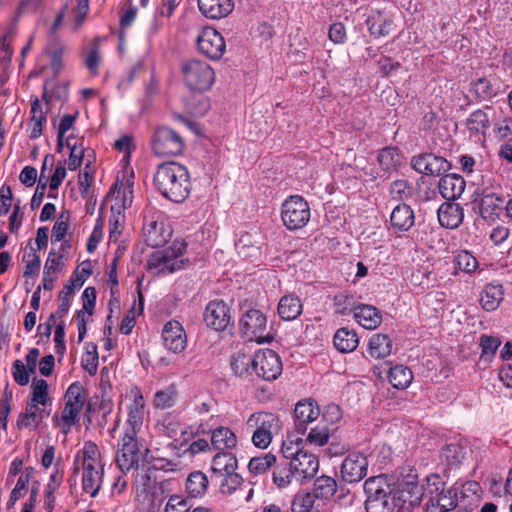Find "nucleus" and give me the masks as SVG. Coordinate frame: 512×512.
Listing matches in <instances>:
<instances>
[{
  "mask_svg": "<svg viewBox=\"0 0 512 512\" xmlns=\"http://www.w3.org/2000/svg\"><path fill=\"white\" fill-rule=\"evenodd\" d=\"M153 182L164 198L175 203L183 202L191 192V180L187 167L175 161L158 165Z\"/></svg>",
  "mask_w": 512,
  "mask_h": 512,
  "instance_id": "nucleus-1",
  "label": "nucleus"
},
{
  "mask_svg": "<svg viewBox=\"0 0 512 512\" xmlns=\"http://www.w3.org/2000/svg\"><path fill=\"white\" fill-rule=\"evenodd\" d=\"M303 439L289 433L281 447L282 458L289 460L288 464L294 472V479L304 483L315 477L319 469L318 458L302 449Z\"/></svg>",
  "mask_w": 512,
  "mask_h": 512,
  "instance_id": "nucleus-2",
  "label": "nucleus"
},
{
  "mask_svg": "<svg viewBox=\"0 0 512 512\" xmlns=\"http://www.w3.org/2000/svg\"><path fill=\"white\" fill-rule=\"evenodd\" d=\"M475 196L480 215L485 221L494 222L499 219L506 202L503 188L498 181L492 177L483 180L475 190Z\"/></svg>",
  "mask_w": 512,
  "mask_h": 512,
  "instance_id": "nucleus-3",
  "label": "nucleus"
},
{
  "mask_svg": "<svg viewBox=\"0 0 512 512\" xmlns=\"http://www.w3.org/2000/svg\"><path fill=\"white\" fill-rule=\"evenodd\" d=\"M246 427L252 431L251 441L260 449H266L282 425L279 417L270 412H254L246 420Z\"/></svg>",
  "mask_w": 512,
  "mask_h": 512,
  "instance_id": "nucleus-4",
  "label": "nucleus"
},
{
  "mask_svg": "<svg viewBox=\"0 0 512 512\" xmlns=\"http://www.w3.org/2000/svg\"><path fill=\"white\" fill-rule=\"evenodd\" d=\"M239 329L248 341L270 343L274 340V334L272 328L268 326L266 315L258 309H249L242 315Z\"/></svg>",
  "mask_w": 512,
  "mask_h": 512,
  "instance_id": "nucleus-5",
  "label": "nucleus"
},
{
  "mask_svg": "<svg viewBox=\"0 0 512 512\" xmlns=\"http://www.w3.org/2000/svg\"><path fill=\"white\" fill-rule=\"evenodd\" d=\"M181 70L184 83L193 91H206L215 81L213 68L203 60H186L182 63Z\"/></svg>",
  "mask_w": 512,
  "mask_h": 512,
  "instance_id": "nucleus-6",
  "label": "nucleus"
},
{
  "mask_svg": "<svg viewBox=\"0 0 512 512\" xmlns=\"http://www.w3.org/2000/svg\"><path fill=\"white\" fill-rule=\"evenodd\" d=\"M186 248L187 244L184 240H175L168 248L155 252L149 260V266L157 268L159 274L178 271L188 262V259H178Z\"/></svg>",
  "mask_w": 512,
  "mask_h": 512,
  "instance_id": "nucleus-7",
  "label": "nucleus"
},
{
  "mask_svg": "<svg viewBox=\"0 0 512 512\" xmlns=\"http://www.w3.org/2000/svg\"><path fill=\"white\" fill-rule=\"evenodd\" d=\"M310 217V206L302 196L293 195L283 202L281 219L288 230L295 231L305 227Z\"/></svg>",
  "mask_w": 512,
  "mask_h": 512,
  "instance_id": "nucleus-8",
  "label": "nucleus"
},
{
  "mask_svg": "<svg viewBox=\"0 0 512 512\" xmlns=\"http://www.w3.org/2000/svg\"><path fill=\"white\" fill-rule=\"evenodd\" d=\"M80 468H82V489L85 493L91 497H95L102 484L103 468L98 467L97 460L94 457H86L85 459H79L76 456L73 463V474H78Z\"/></svg>",
  "mask_w": 512,
  "mask_h": 512,
  "instance_id": "nucleus-9",
  "label": "nucleus"
},
{
  "mask_svg": "<svg viewBox=\"0 0 512 512\" xmlns=\"http://www.w3.org/2000/svg\"><path fill=\"white\" fill-rule=\"evenodd\" d=\"M86 396V390L79 381L73 382L66 390L65 406L61 414V420L66 428L70 429L78 422Z\"/></svg>",
  "mask_w": 512,
  "mask_h": 512,
  "instance_id": "nucleus-10",
  "label": "nucleus"
},
{
  "mask_svg": "<svg viewBox=\"0 0 512 512\" xmlns=\"http://www.w3.org/2000/svg\"><path fill=\"white\" fill-rule=\"evenodd\" d=\"M185 143L178 132L168 127H159L152 137V149L158 156H176L182 153Z\"/></svg>",
  "mask_w": 512,
  "mask_h": 512,
  "instance_id": "nucleus-11",
  "label": "nucleus"
},
{
  "mask_svg": "<svg viewBox=\"0 0 512 512\" xmlns=\"http://www.w3.org/2000/svg\"><path fill=\"white\" fill-rule=\"evenodd\" d=\"M142 448L143 445L137 435L123 434L116 455V464L122 472H128L138 466Z\"/></svg>",
  "mask_w": 512,
  "mask_h": 512,
  "instance_id": "nucleus-12",
  "label": "nucleus"
},
{
  "mask_svg": "<svg viewBox=\"0 0 512 512\" xmlns=\"http://www.w3.org/2000/svg\"><path fill=\"white\" fill-rule=\"evenodd\" d=\"M281 372V360L273 350H260L254 355V379L272 381L277 379Z\"/></svg>",
  "mask_w": 512,
  "mask_h": 512,
  "instance_id": "nucleus-13",
  "label": "nucleus"
},
{
  "mask_svg": "<svg viewBox=\"0 0 512 512\" xmlns=\"http://www.w3.org/2000/svg\"><path fill=\"white\" fill-rule=\"evenodd\" d=\"M430 497L426 503L427 512H448L457 507L459 497L458 490L453 486L449 488L435 487L429 489Z\"/></svg>",
  "mask_w": 512,
  "mask_h": 512,
  "instance_id": "nucleus-14",
  "label": "nucleus"
},
{
  "mask_svg": "<svg viewBox=\"0 0 512 512\" xmlns=\"http://www.w3.org/2000/svg\"><path fill=\"white\" fill-rule=\"evenodd\" d=\"M368 471V459L366 455L359 452L350 453L342 462L341 477L347 483L361 481Z\"/></svg>",
  "mask_w": 512,
  "mask_h": 512,
  "instance_id": "nucleus-15",
  "label": "nucleus"
},
{
  "mask_svg": "<svg viewBox=\"0 0 512 512\" xmlns=\"http://www.w3.org/2000/svg\"><path fill=\"white\" fill-rule=\"evenodd\" d=\"M206 433H210V442L213 450L226 451L237 446V436L229 427L219 426L211 429L206 424L200 423L196 429V434Z\"/></svg>",
  "mask_w": 512,
  "mask_h": 512,
  "instance_id": "nucleus-16",
  "label": "nucleus"
},
{
  "mask_svg": "<svg viewBox=\"0 0 512 512\" xmlns=\"http://www.w3.org/2000/svg\"><path fill=\"white\" fill-rule=\"evenodd\" d=\"M230 307L223 300H213L204 311V321L208 327L223 331L231 322Z\"/></svg>",
  "mask_w": 512,
  "mask_h": 512,
  "instance_id": "nucleus-17",
  "label": "nucleus"
},
{
  "mask_svg": "<svg viewBox=\"0 0 512 512\" xmlns=\"http://www.w3.org/2000/svg\"><path fill=\"white\" fill-rule=\"evenodd\" d=\"M320 415V408L314 400L307 399L299 401L294 409L295 430L298 435H304L308 424L317 420Z\"/></svg>",
  "mask_w": 512,
  "mask_h": 512,
  "instance_id": "nucleus-18",
  "label": "nucleus"
},
{
  "mask_svg": "<svg viewBox=\"0 0 512 512\" xmlns=\"http://www.w3.org/2000/svg\"><path fill=\"white\" fill-rule=\"evenodd\" d=\"M162 340L164 346L173 353H180L187 346L185 330L176 320H170L164 325Z\"/></svg>",
  "mask_w": 512,
  "mask_h": 512,
  "instance_id": "nucleus-19",
  "label": "nucleus"
},
{
  "mask_svg": "<svg viewBox=\"0 0 512 512\" xmlns=\"http://www.w3.org/2000/svg\"><path fill=\"white\" fill-rule=\"evenodd\" d=\"M107 40V37H95L86 42L82 47V57L85 67L93 76L99 74V65L102 61L101 45Z\"/></svg>",
  "mask_w": 512,
  "mask_h": 512,
  "instance_id": "nucleus-20",
  "label": "nucleus"
},
{
  "mask_svg": "<svg viewBox=\"0 0 512 512\" xmlns=\"http://www.w3.org/2000/svg\"><path fill=\"white\" fill-rule=\"evenodd\" d=\"M197 47L208 58L219 59L225 52L226 44L222 34H199Z\"/></svg>",
  "mask_w": 512,
  "mask_h": 512,
  "instance_id": "nucleus-21",
  "label": "nucleus"
},
{
  "mask_svg": "<svg viewBox=\"0 0 512 512\" xmlns=\"http://www.w3.org/2000/svg\"><path fill=\"white\" fill-rule=\"evenodd\" d=\"M91 275L89 268L82 267L80 270L77 269L69 279L68 283L59 292L60 301V312L63 310L70 309V296L74 293L75 289L81 288L88 277Z\"/></svg>",
  "mask_w": 512,
  "mask_h": 512,
  "instance_id": "nucleus-22",
  "label": "nucleus"
},
{
  "mask_svg": "<svg viewBox=\"0 0 512 512\" xmlns=\"http://www.w3.org/2000/svg\"><path fill=\"white\" fill-rule=\"evenodd\" d=\"M464 219V210L459 203L445 202L438 209V220L441 226L448 229L458 228Z\"/></svg>",
  "mask_w": 512,
  "mask_h": 512,
  "instance_id": "nucleus-23",
  "label": "nucleus"
},
{
  "mask_svg": "<svg viewBox=\"0 0 512 512\" xmlns=\"http://www.w3.org/2000/svg\"><path fill=\"white\" fill-rule=\"evenodd\" d=\"M471 92L479 101H487L502 94L504 89L500 81L482 77L471 83Z\"/></svg>",
  "mask_w": 512,
  "mask_h": 512,
  "instance_id": "nucleus-24",
  "label": "nucleus"
},
{
  "mask_svg": "<svg viewBox=\"0 0 512 512\" xmlns=\"http://www.w3.org/2000/svg\"><path fill=\"white\" fill-rule=\"evenodd\" d=\"M415 221L414 212L411 207L405 203L397 204L390 215L391 227L396 232L408 231Z\"/></svg>",
  "mask_w": 512,
  "mask_h": 512,
  "instance_id": "nucleus-25",
  "label": "nucleus"
},
{
  "mask_svg": "<svg viewBox=\"0 0 512 512\" xmlns=\"http://www.w3.org/2000/svg\"><path fill=\"white\" fill-rule=\"evenodd\" d=\"M465 180L456 174H447L440 178L438 189L443 198L455 200L459 198L465 190Z\"/></svg>",
  "mask_w": 512,
  "mask_h": 512,
  "instance_id": "nucleus-26",
  "label": "nucleus"
},
{
  "mask_svg": "<svg viewBox=\"0 0 512 512\" xmlns=\"http://www.w3.org/2000/svg\"><path fill=\"white\" fill-rule=\"evenodd\" d=\"M201 13L207 18L220 19L233 11L232 0H198Z\"/></svg>",
  "mask_w": 512,
  "mask_h": 512,
  "instance_id": "nucleus-27",
  "label": "nucleus"
},
{
  "mask_svg": "<svg viewBox=\"0 0 512 512\" xmlns=\"http://www.w3.org/2000/svg\"><path fill=\"white\" fill-rule=\"evenodd\" d=\"M504 299V288L502 284L492 282L484 286L480 295L481 307L487 311H495Z\"/></svg>",
  "mask_w": 512,
  "mask_h": 512,
  "instance_id": "nucleus-28",
  "label": "nucleus"
},
{
  "mask_svg": "<svg viewBox=\"0 0 512 512\" xmlns=\"http://www.w3.org/2000/svg\"><path fill=\"white\" fill-rule=\"evenodd\" d=\"M144 417V400L141 395L135 397L128 409L124 434L137 435L142 428Z\"/></svg>",
  "mask_w": 512,
  "mask_h": 512,
  "instance_id": "nucleus-29",
  "label": "nucleus"
},
{
  "mask_svg": "<svg viewBox=\"0 0 512 512\" xmlns=\"http://www.w3.org/2000/svg\"><path fill=\"white\" fill-rule=\"evenodd\" d=\"M354 318L358 324L366 329H376L382 321L380 311L368 304H360L353 308Z\"/></svg>",
  "mask_w": 512,
  "mask_h": 512,
  "instance_id": "nucleus-30",
  "label": "nucleus"
},
{
  "mask_svg": "<svg viewBox=\"0 0 512 512\" xmlns=\"http://www.w3.org/2000/svg\"><path fill=\"white\" fill-rule=\"evenodd\" d=\"M230 366L235 375L241 379L254 380V356L241 351L236 352L231 357Z\"/></svg>",
  "mask_w": 512,
  "mask_h": 512,
  "instance_id": "nucleus-31",
  "label": "nucleus"
},
{
  "mask_svg": "<svg viewBox=\"0 0 512 512\" xmlns=\"http://www.w3.org/2000/svg\"><path fill=\"white\" fill-rule=\"evenodd\" d=\"M209 480L202 471L191 472L185 481V491L190 499L202 498L208 491Z\"/></svg>",
  "mask_w": 512,
  "mask_h": 512,
  "instance_id": "nucleus-32",
  "label": "nucleus"
},
{
  "mask_svg": "<svg viewBox=\"0 0 512 512\" xmlns=\"http://www.w3.org/2000/svg\"><path fill=\"white\" fill-rule=\"evenodd\" d=\"M302 310V302L299 297L295 295H285L281 297L277 307L280 318L285 321L296 319L298 316H300Z\"/></svg>",
  "mask_w": 512,
  "mask_h": 512,
  "instance_id": "nucleus-33",
  "label": "nucleus"
},
{
  "mask_svg": "<svg viewBox=\"0 0 512 512\" xmlns=\"http://www.w3.org/2000/svg\"><path fill=\"white\" fill-rule=\"evenodd\" d=\"M466 127L471 137H484L490 127L489 116L483 109H477L467 118Z\"/></svg>",
  "mask_w": 512,
  "mask_h": 512,
  "instance_id": "nucleus-34",
  "label": "nucleus"
},
{
  "mask_svg": "<svg viewBox=\"0 0 512 512\" xmlns=\"http://www.w3.org/2000/svg\"><path fill=\"white\" fill-rule=\"evenodd\" d=\"M237 469V459L234 454L219 451L212 459L211 470L219 476L231 474Z\"/></svg>",
  "mask_w": 512,
  "mask_h": 512,
  "instance_id": "nucleus-35",
  "label": "nucleus"
},
{
  "mask_svg": "<svg viewBox=\"0 0 512 512\" xmlns=\"http://www.w3.org/2000/svg\"><path fill=\"white\" fill-rule=\"evenodd\" d=\"M144 236L145 242L148 246L160 247L167 242L170 233H165L163 223L151 221L150 223L144 225Z\"/></svg>",
  "mask_w": 512,
  "mask_h": 512,
  "instance_id": "nucleus-36",
  "label": "nucleus"
},
{
  "mask_svg": "<svg viewBox=\"0 0 512 512\" xmlns=\"http://www.w3.org/2000/svg\"><path fill=\"white\" fill-rule=\"evenodd\" d=\"M392 340L386 334H374L369 340V354L376 358H386L392 352Z\"/></svg>",
  "mask_w": 512,
  "mask_h": 512,
  "instance_id": "nucleus-37",
  "label": "nucleus"
},
{
  "mask_svg": "<svg viewBox=\"0 0 512 512\" xmlns=\"http://www.w3.org/2000/svg\"><path fill=\"white\" fill-rule=\"evenodd\" d=\"M333 342L337 350L348 353L354 351L358 346V337L353 330L340 328L336 331Z\"/></svg>",
  "mask_w": 512,
  "mask_h": 512,
  "instance_id": "nucleus-38",
  "label": "nucleus"
},
{
  "mask_svg": "<svg viewBox=\"0 0 512 512\" xmlns=\"http://www.w3.org/2000/svg\"><path fill=\"white\" fill-rule=\"evenodd\" d=\"M336 430L337 427H331L318 422L310 429L305 441L312 446H323L328 443L329 438Z\"/></svg>",
  "mask_w": 512,
  "mask_h": 512,
  "instance_id": "nucleus-39",
  "label": "nucleus"
},
{
  "mask_svg": "<svg viewBox=\"0 0 512 512\" xmlns=\"http://www.w3.org/2000/svg\"><path fill=\"white\" fill-rule=\"evenodd\" d=\"M467 450L459 443H450L442 448L440 457L447 466L454 468L466 458Z\"/></svg>",
  "mask_w": 512,
  "mask_h": 512,
  "instance_id": "nucleus-40",
  "label": "nucleus"
},
{
  "mask_svg": "<svg viewBox=\"0 0 512 512\" xmlns=\"http://www.w3.org/2000/svg\"><path fill=\"white\" fill-rule=\"evenodd\" d=\"M336 491L337 482L333 477L323 475L315 479L312 494L316 498L328 500L334 496Z\"/></svg>",
  "mask_w": 512,
  "mask_h": 512,
  "instance_id": "nucleus-41",
  "label": "nucleus"
},
{
  "mask_svg": "<svg viewBox=\"0 0 512 512\" xmlns=\"http://www.w3.org/2000/svg\"><path fill=\"white\" fill-rule=\"evenodd\" d=\"M66 50L67 46L56 38L50 39L45 48V52L50 57L51 68L55 73H59L63 67L62 56Z\"/></svg>",
  "mask_w": 512,
  "mask_h": 512,
  "instance_id": "nucleus-42",
  "label": "nucleus"
},
{
  "mask_svg": "<svg viewBox=\"0 0 512 512\" xmlns=\"http://www.w3.org/2000/svg\"><path fill=\"white\" fill-rule=\"evenodd\" d=\"M395 498L390 492L382 495L367 497L365 501L366 512H391L394 506Z\"/></svg>",
  "mask_w": 512,
  "mask_h": 512,
  "instance_id": "nucleus-43",
  "label": "nucleus"
},
{
  "mask_svg": "<svg viewBox=\"0 0 512 512\" xmlns=\"http://www.w3.org/2000/svg\"><path fill=\"white\" fill-rule=\"evenodd\" d=\"M388 378L393 387L405 389L412 382L413 373L410 368L404 365H396L390 368Z\"/></svg>",
  "mask_w": 512,
  "mask_h": 512,
  "instance_id": "nucleus-44",
  "label": "nucleus"
},
{
  "mask_svg": "<svg viewBox=\"0 0 512 512\" xmlns=\"http://www.w3.org/2000/svg\"><path fill=\"white\" fill-rule=\"evenodd\" d=\"M38 410V405L28 402L25 411L20 413L18 416L17 427L19 429H36L41 421V416L38 414Z\"/></svg>",
  "mask_w": 512,
  "mask_h": 512,
  "instance_id": "nucleus-45",
  "label": "nucleus"
},
{
  "mask_svg": "<svg viewBox=\"0 0 512 512\" xmlns=\"http://www.w3.org/2000/svg\"><path fill=\"white\" fill-rule=\"evenodd\" d=\"M403 496L407 497L402 501L412 506L418 505L423 497V487L417 482L416 476H411L410 479L402 483Z\"/></svg>",
  "mask_w": 512,
  "mask_h": 512,
  "instance_id": "nucleus-46",
  "label": "nucleus"
},
{
  "mask_svg": "<svg viewBox=\"0 0 512 512\" xmlns=\"http://www.w3.org/2000/svg\"><path fill=\"white\" fill-rule=\"evenodd\" d=\"M289 460L283 458L280 462H276L273 470V482L279 488L287 487L292 479H294V472L288 464Z\"/></svg>",
  "mask_w": 512,
  "mask_h": 512,
  "instance_id": "nucleus-47",
  "label": "nucleus"
},
{
  "mask_svg": "<svg viewBox=\"0 0 512 512\" xmlns=\"http://www.w3.org/2000/svg\"><path fill=\"white\" fill-rule=\"evenodd\" d=\"M378 162L383 170L392 171L401 163L398 150L393 147H385L378 154Z\"/></svg>",
  "mask_w": 512,
  "mask_h": 512,
  "instance_id": "nucleus-48",
  "label": "nucleus"
},
{
  "mask_svg": "<svg viewBox=\"0 0 512 512\" xmlns=\"http://www.w3.org/2000/svg\"><path fill=\"white\" fill-rule=\"evenodd\" d=\"M276 461L277 458L274 454L267 453L265 455L253 457L250 459L248 463V469L250 473L254 475L264 474L266 471H268L269 468L276 464Z\"/></svg>",
  "mask_w": 512,
  "mask_h": 512,
  "instance_id": "nucleus-49",
  "label": "nucleus"
},
{
  "mask_svg": "<svg viewBox=\"0 0 512 512\" xmlns=\"http://www.w3.org/2000/svg\"><path fill=\"white\" fill-rule=\"evenodd\" d=\"M189 499L182 494H172L164 506V512H191L192 505Z\"/></svg>",
  "mask_w": 512,
  "mask_h": 512,
  "instance_id": "nucleus-50",
  "label": "nucleus"
},
{
  "mask_svg": "<svg viewBox=\"0 0 512 512\" xmlns=\"http://www.w3.org/2000/svg\"><path fill=\"white\" fill-rule=\"evenodd\" d=\"M454 264L459 270L468 274L478 268L477 259L468 250L459 251L454 258Z\"/></svg>",
  "mask_w": 512,
  "mask_h": 512,
  "instance_id": "nucleus-51",
  "label": "nucleus"
},
{
  "mask_svg": "<svg viewBox=\"0 0 512 512\" xmlns=\"http://www.w3.org/2000/svg\"><path fill=\"white\" fill-rule=\"evenodd\" d=\"M315 496L312 493L296 494L291 503L292 512H314Z\"/></svg>",
  "mask_w": 512,
  "mask_h": 512,
  "instance_id": "nucleus-52",
  "label": "nucleus"
},
{
  "mask_svg": "<svg viewBox=\"0 0 512 512\" xmlns=\"http://www.w3.org/2000/svg\"><path fill=\"white\" fill-rule=\"evenodd\" d=\"M177 390L174 386H169L164 390L157 391L154 396V405L160 409H167L176 403Z\"/></svg>",
  "mask_w": 512,
  "mask_h": 512,
  "instance_id": "nucleus-53",
  "label": "nucleus"
},
{
  "mask_svg": "<svg viewBox=\"0 0 512 512\" xmlns=\"http://www.w3.org/2000/svg\"><path fill=\"white\" fill-rule=\"evenodd\" d=\"M49 401L47 381L44 379H34L32 384V396L29 402L36 405H46Z\"/></svg>",
  "mask_w": 512,
  "mask_h": 512,
  "instance_id": "nucleus-54",
  "label": "nucleus"
},
{
  "mask_svg": "<svg viewBox=\"0 0 512 512\" xmlns=\"http://www.w3.org/2000/svg\"><path fill=\"white\" fill-rule=\"evenodd\" d=\"M501 341L498 337L482 335L480 338V346L482 348L481 359L490 361L496 354Z\"/></svg>",
  "mask_w": 512,
  "mask_h": 512,
  "instance_id": "nucleus-55",
  "label": "nucleus"
},
{
  "mask_svg": "<svg viewBox=\"0 0 512 512\" xmlns=\"http://www.w3.org/2000/svg\"><path fill=\"white\" fill-rule=\"evenodd\" d=\"M364 492L367 497H370L386 494L390 491L382 477H370L364 482Z\"/></svg>",
  "mask_w": 512,
  "mask_h": 512,
  "instance_id": "nucleus-56",
  "label": "nucleus"
},
{
  "mask_svg": "<svg viewBox=\"0 0 512 512\" xmlns=\"http://www.w3.org/2000/svg\"><path fill=\"white\" fill-rule=\"evenodd\" d=\"M392 200L405 201L412 197L411 186L405 180H396L390 186Z\"/></svg>",
  "mask_w": 512,
  "mask_h": 512,
  "instance_id": "nucleus-57",
  "label": "nucleus"
},
{
  "mask_svg": "<svg viewBox=\"0 0 512 512\" xmlns=\"http://www.w3.org/2000/svg\"><path fill=\"white\" fill-rule=\"evenodd\" d=\"M428 172L427 175H441L451 168V164L441 156H436L432 153L428 155Z\"/></svg>",
  "mask_w": 512,
  "mask_h": 512,
  "instance_id": "nucleus-58",
  "label": "nucleus"
},
{
  "mask_svg": "<svg viewBox=\"0 0 512 512\" xmlns=\"http://www.w3.org/2000/svg\"><path fill=\"white\" fill-rule=\"evenodd\" d=\"M222 480L220 483V492L222 494H232L234 493L237 488H239L242 485L243 479L242 477L234 472H231V474H225L222 475Z\"/></svg>",
  "mask_w": 512,
  "mask_h": 512,
  "instance_id": "nucleus-59",
  "label": "nucleus"
},
{
  "mask_svg": "<svg viewBox=\"0 0 512 512\" xmlns=\"http://www.w3.org/2000/svg\"><path fill=\"white\" fill-rule=\"evenodd\" d=\"M341 418L342 411L340 407L336 404H331L325 408L322 414V418L319 422H321L322 424L329 425L331 427H337L336 425L341 420Z\"/></svg>",
  "mask_w": 512,
  "mask_h": 512,
  "instance_id": "nucleus-60",
  "label": "nucleus"
},
{
  "mask_svg": "<svg viewBox=\"0 0 512 512\" xmlns=\"http://www.w3.org/2000/svg\"><path fill=\"white\" fill-rule=\"evenodd\" d=\"M66 146L68 148H70V155H69V159H68V168L71 171L77 170L82 164L84 151L81 148L80 149L77 148L76 144L71 143L70 136L67 137V139H66Z\"/></svg>",
  "mask_w": 512,
  "mask_h": 512,
  "instance_id": "nucleus-61",
  "label": "nucleus"
},
{
  "mask_svg": "<svg viewBox=\"0 0 512 512\" xmlns=\"http://www.w3.org/2000/svg\"><path fill=\"white\" fill-rule=\"evenodd\" d=\"M30 371L26 368L24 363L21 360H15L12 364V375L14 381L21 385L25 386L29 383L30 380Z\"/></svg>",
  "mask_w": 512,
  "mask_h": 512,
  "instance_id": "nucleus-62",
  "label": "nucleus"
},
{
  "mask_svg": "<svg viewBox=\"0 0 512 512\" xmlns=\"http://www.w3.org/2000/svg\"><path fill=\"white\" fill-rule=\"evenodd\" d=\"M69 229V216L62 213L53 226L52 241L60 242L64 239Z\"/></svg>",
  "mask_w": 512,
  "mask_h": 512,
  "instance_id": "nucleus-63",
  "label": "nucleus"
},
{
  "mask_svg": "<svg viewBox=\"0 0 512 512\" xmlns=\"http://www.w3.org/2000/svg\"><path fill=\"white\" fill-rule=\"evenodd\" d=\"M64 267L63 255H56L54 251H50L44 265V272L53 274L62 270Z\"/></svg>",
  "mask_w": 512,
  "mask_h": 512,
  "instance_id": "nucleus-64",
  "label": "nucleus"
}]
</instances>
